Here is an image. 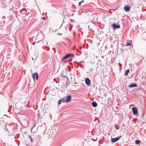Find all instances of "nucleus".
Returning a JSON list of instances; mask_svg holds the SVG:
<instances>
[{"label": "nucleus", "instance_id": "f257e3e1", "mask_svg": "<svg viewBox=\"0 0 146 146\" xmlns=\"http://www.w3.org/2000/svg\"><path fill=\"white\" fill-rule=\"evenodd\" d=\"M45 134H46V135H48L49 137H53V135H54L56 133L55 130L54 129H51V130H50V131H48V132H47L45 131Z\"/></svg>", "mask_w": 146, "mask_h": 146}, {"label": "nucleus", "instance_id": "f03ea898", "mask_svg": "<svg viewBox=\"0 0 146 146\" xmlns=\"http://www.w3.org/2000/svg\"><path fill=\"white\" fill-rule=\"evenodd\" d=\"M124 10L126 12H129L130 10L131 7L129 5H125L124 8Z\"/></svg>", "mask_w": 146, "mask_h": 146}, {"label": "nucleus", "instance_id": "7ed1b4c3", "mask_svg": "<svg viewBox=\"0 0 146 146\" xmlns=\"http://www.w3.org/2000/svg\"><path fill=\"white\" fill-rule=\"evenodd\" d=\"M33 80H38V74L36 72L34 73L32 75Z\"/></svg>", "mask_w": 146, "mask_h": 146}, {"label": "nucleus", "instance_id": "20e7f679", "mask_svg": "<svg viewBox=\"0 0 146 146\" xmlns=\"http://www.w3.org/2000/svg\"><path fill=\"white\" fill-rule=\"evenodd\" d=\"M133 113L134 115H136L137 113L138 110L137 108L136 107H133L132 108Z\"/></svg>", "mask_w": 146, "mask_h": 146}, {"label": "nucleus", "instance_id": "39448f33", "mask_svg": "<svg viewBox=\"0 0 146 146\" xmlns=\"http://www.w3.org/2000/svg\"><path fill=\"white\" fill-rule=\"evenodd\" d=\"M111 27L114 30L117 29H119L120 28V26L119 25H116L115 23H113Z\"/></svg>", "mask_w": 146, "mask_h": 146}, {"label": "nucleus", "instance_id": "423d86ee", "mask_svg": "<svg viewBox=\"0 0 146 146\" xmlns=\"http://www.w3.org/2000/svg\"><path fill=\"white\" fill-rule=\"evenodd\" d=\"M66 98V102L68 103L71 100V96L70 95H69L65 97Z\"/></svg>", "mask_w": 146, "mask_h": 146}, {"label": "nucleus", "instance_id": "0eeeda50", "mask_svg": "<svg viewBox=\"0 0 146 146\" xmlns=\"http://www.w3.org/2000/svg\"><path fill=\"white\" fill-rule=\"evenodd\" d=\"M121 137V136L115 138H113L111 139V141L112 142L114 143L118 141L119 139Z\"/></svg>", "mask_w": 146, "mask_h": 146}, {"label": "nucleus", "instance_id": "6e6552de", "mask_svg": "<svg viewBox=\"0 0 146 146\" xmlns=\"http://www.w3.org/2000/svg\"><path fill=\"white\" fill-rule=\"evenodd\" d=\"M86 84L88 86L91 84V82L90 80L88 78L86 79L85 80Z\"/></svg>", "mask_w": 146, "mask_h": 146}, {"label": "nucleus", "instance_id": "1a4fd4ad", "mask_svg": "<svg viewBox=\"0 0 146 146\" xmlns=\"http://www.w3.org/2000/svg\"><path fill=\"white\" fill-rule=\"evenodd\" d=\"M66 56L68 58H70L74 57V55L72 53L67 54L66 55Z\"/></svg>", "mask_w": 146, "mask_h": 146}, {"label": "nucleus", "instance_id": "9d476101", "mask_svg": "<svg viewBox=\"0 0 146 146\" xmlns=\"http://www.w3.org/2000/svg\"><path fill=\"white\" fill-rule=\"evenodd\" d=\"M137 85L135 84H131L130 85H129V88H133L134 87H137Z\"/></svg>", "mask_w": 146, "mask_h": 146}, {"label": "nucleus", "instance_id": "9b49d317", "mask_svg": "<svg viewBox=\"0 0 146 146\" xmlns=\"http://www.w3.org/2000/svg\"><path fill=\"white\" fill-rule=\"evenodd\" d=\"M92 104V106L94 107H96L97 106V104L95 102H93Z\"/></svg>", "mask_w": 146, "mask_h": 146}, {"label": "nucleus", "instance_id": "f8f14e48", "mask_svg": "<svg viewBox=\"0 0 146 146\" xmlns=\"http://www.w3.org/2000/svg\"><path fill=\"white\" fill-rule=\"evenodd\" d=\"M20 12L21 13H26L27 12V10H26V9L24 8V9H22L20 11Z\"/></svg>", "mask_w": 146, "mask_h": 146}, {"label": "nucleus", "instance_id": "ddd939ff", "mask_svg": "<svg viewBox=\"0 0 146 146\" xmlns=\"http://www.w3.org/2000/svg\"><path fill=\"white\" fill-rule=\"evenodd\" d=\"M67 58H68L66 56V55L65 56H64V57H63L61 59V61L62 62H63V61L65 59H66Z\"/></svg>", "mask_w": 146, "mask_h": 146}, {"label": "nucleus", "instance_id": "4468645a", "mask_svg": "<svg viewBox=\"0 0 146 146\" xmlns=\"http://www.w3.org/2000/svg\"><path fill=\"white\" fill-rule=\"evenodd\" d=\"M114 126L115 127V128L116 129H120V127L118 125H117L116 124H115L114 125Z\"/></svg>", "mask_w": 146, "mask_h": 146}, {"label": "nucleus", "instance_id": "2eb2a0df", "mask_svg": "<svg viewBox=\"0 0 146 146\" xmlns=\"http://www.w3.org/2000/svg\"><path fill=\"white\" fill-rule=\"evenodd\" d=\"M132 43V42L131 41L130 42H126V46H129L131 45Z\"/></svg>", "mask_w": 146, "mask_h": 146}, {"label": "nucleus", "instance_id": "dca6fc26", "mask_svg": "<svg viewBox=\"0 0 146 146\" xmlns=\"http://www.w3.org/2000/svg\"><path fill=\"white\" fill-rule=\"evenodd\" d=\"M108 102L109 103H110L111 104L113 103V102L111 101V98H109L108 99Z\"/></svg>", "mask_w": 146, "mask_h": 146}, {"label": "nucleus", "instance_id": "f3484780", "mask_svg": "<svg viewBox=\"0 0 146 146\" xmlns=\"http://www.w3.org/2000/svg\"><path fill=\"white\" fill-rule=\"evenodd\" d=\"M129 69H127V70H125V75H127L129 73Z\"/></svg>", "mask_w": 146, "mask_h": 146}, {"label": "nucleus", "instance_id": "a211bd4d", "mask_svg": "<svg viewBox=\"0 0 146 146\" xmlns=\"http://www.w3.org/2000/svg\"><path fill=\"white\" fill-rule=\"evenodd\" d=\"M62 102H66V98L65 97L64 98H62L61 100Z\"/></svg>", "mask_w": 146, "mask_h": 146}, {"label": "nucleus", "instance_id": "6ab92c4d", "mask_svg": "<svg viewBox=\"0 0 146 146\" xmlns=\"http://www.w3.org/2000/svg\"><path fill=\"white\" fill-rule=\"evenodd\" d=\"M140 143V141L139 140H136L135 141V143L136 144H139Z\"/></svg>", "mask_w": 146, "mask_h": 146}, {"label": "nucleus", "instance_id": "aec40b11", "mask_svg": "<svg viewBox=\"0 0 146 146\" xmlns=\"http://www.w3.org/2000/svg\"><path fill=\"white\" fill-rule=\"evenodd\" d=\"M84 2V0H82L81 1L79 2L78 4V5L79 6H80L81 4V3H82Z\"/></svg>", "mask_w": 146, "mask_h": 146}, {"label": "nucleus", "instance_id": "412c9836", "mask_svg": "<svg viewBox=\"0 0 146 146\" xmlns=\"http://www.w3.org/2000/svg\"><path fill=\"white\" fill-rule=\"evenodd\" d=\"M29 137L30 139L31 140V142H33V140L32 139V137H31V136L30 135H29L28 136Z\"/></svg>", "mask_w": 146, "mask_h": 146}, {"label": "nucleus", "instance_id": "4be33fe9", "mask_svg": "<svg viewBox=\"0 0 146 146\" xmlns=\"http://www.w3.org/2000/svg\"><path fill=\"white\" fill-rule=\"evenodd\" d=\"M62 102V101L61 100H59V101H58V105H60L61 103V102Z\"/></svg>", "mask_w": 146, "mask_h": 146}, {"label": "nucleus", "instance_id": "5701e85b", "mask_svg": "<svg viewBox=\"0 0 146 146\" xmlns=\"http://www.w3.org/2000/svg\"><path fill=\"white\" fill-rule=\"evenodd\" d=\"M70 21L72 23L74 22L75 21L73 19H70Z\"/></svg>", "mask_w": 146, "mask_h": 146}, {"label": "nucleus", "instance_id": "b1692460", "mask_svg": "<svg viewBox=\"0 0 146 146\" xmlns=\"http://www.w3.org/2000/svg\"><path fill=\"white\" fill-rule=\"evenodd\" d=\"M101 61H100V60H98V63H101Z\"/></svg>", "mask_w": 146, "mask_h": 146}, {"label": "nucleus", "instance_id": "393cba45", "mask_svg": "<svg viewBox=\"0 0 146 146\" xmlns=\"http://www.w3.org/2000/svg\"><path fill=\"white\" fill-rule=\"evenodd\" d=\"M58 35H62V34H61V33H58Z\"/></svg>", "mask_w": 146, "mask_h": 146}, {"label": "nucleus", "instance_id": "a878e982", "mask_svg": "<svg viewBox=\"0 0 146 146\" xmlns=\"http://www.w3.org/2000/svg\"><path fill=\"white\" fill-rule=\"evenodd\" d=\"M117 8H116L113 11H115V10H117Z\"/></svg>", "mask_w": 146, "mask_h": 146}, {"label": "nucleus", "instance_id": "bb28decb", "mask_svg": "<svg viewBox=\"0 0 146 146\" xmlns=\"http://www.w3.org/2000/svg\"><path fill=\"white\" fill-rule=\"evenodd\" d=\"M64 62H66V61H64Z\"/></svg>", "mask_w": 146, "mask_h": 146}, {"label": "nucleus", "instance_id": "cd10ccee", "mask_svg": "<svg viewBox=\"0 0 146 146\" xmlns=\"http://www.w3.org/2000/svg\"><path fill=\"white\" fill-rule=\"evenodd\" d=\"M27 146H30L29 145H27Z\"/></svg>", "mask_w": 146, "mask_h": 146}, {"label": "nucleus", "instance_id": "c85d7f7f", "mask_svg": "<svg viewBox=\"0 0 146 146\" xmlns=\"http://www.w3.org/2000/svg\"><path fill=\"white\" fill-rule=\"evenodd\" d=\"M27 133V132H25V133Z\"/></svg>", "mask_w": 146, "mask_h": 146}]
</instances>
